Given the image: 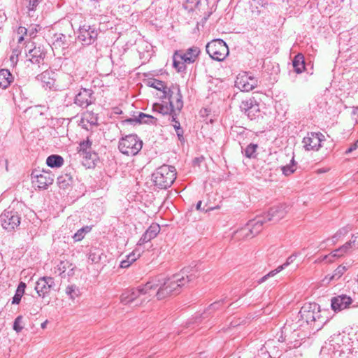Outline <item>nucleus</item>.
I'll return each mask as SVG.
<instances>
[{"label": "nucleus", "instance_id": "nucleus-62", "mask_svg": "<svg viewBox=\"0 0 358 358\" xmlns=\"http://www.w3.org/2000/svg\"><path fill=\"white\" fill-rule=\"evenodd\" d=\"M357 142H358V140H357Z\"/></svg>", "mask_w": 358, "mask_h": 358}, {"label": "nucleus", "instance_id": "nucleus-20", "mask_svg": "<svg viewBox=\"0 0 358 358\" xmlns=\"http://www.w3.org/2000/svg\"><path fill=\"white\" fill-rule=\"evenodd\" d=\"M159 231V225L156 223H152L139 239L137 245L141 246L150 241L157 236Z\"/></svg>", "mask_w": 358, "mask_h": 358}, {"label": "nucleus", "instance_id": "nucleus-17", "mask_svg": "<svg viewBox=\"0 0 358 358\" xmlns=\"http://www.w3.org/2000/svg\"><path fill=\"white\" fill-rule=\"evenodd\" d=\"M287 208L288 206L286 204H279L271 207L266 213L264 214V215L267 221L277 222L285 216L288 212Z\"/></svg>", "mask_w": 358, "mask_h": 358}, {"label": "nucleus", "instance_id": "nucleus-7", "mask_svg": "<svg viewBox=\"0 0 358 358\" xmlns=\"http://www.w3.org/2000/svg\"><path fill=\"white\" fill-rule=\"evenodd\" d=\"M206 50L209 56L217 61H223L229 55V48L222 39H215L208 43Z\"/></svg>", "mask_w": 358, "mask_h": 358}, {"label": "nucleus", "instance_id": "nucleus-54", "mask_svg": "<svg viewBox=\"0 0 358 358\" xmlns=\"http://www.w3.org/2000/svg\"><path fill=\"white\" fill-rule=\"evenodd\" d=\"M29 33V36L31 38H34L36 36V34L37 32L36 28H31V29L28 30Z\"/></svg>", "mask_w": 358, "mask_h": 358}, {"label": "nucleus", "instance_id": "nucleus-60", "mask_svg": "<svg viewBox=\"0 0 358 358\" xmlns=\"http://www.w3.org/2000/svg\"><path fill=\"white\" fill-rule=\"evenodd\" d=\"M353 236H358V233L357 234H354ZM357 240H358V238H357Z\"/></svg>", "mask_w": 358, "mask_h": 358}, {"label": "nucleus", "instance_id": "nucleus-56", "mask_svg": "<svg viewBox=\"0 0 358 358\" xmlns=\"http://www.w3.org/2000/svg\"><path fill=\"white\" fill-rule=\"evenodd\" d=\"M219 304H220V303H219V302H217V303H213V304H211V305L210 306V309H213V310H215V309H217V308H218Z\"/></svg>", "mask_w": 358, "mask_h": 358}, {"label": "nucleus", "instance_id": "nucleus-21", "mask_svg": "<svg viewBox=\"0 0 358 358\" xmlns=\"http://www.w3.org/2000/svg\"><path fill=\"white\" fill-rule=\"evenodd\" d=\"M152 110L163 115H169V119H171V120L173 119V113L176 114V117L178 116L177 113L173 111L174 109L171 108L169 102H166L164 101H162V103H154L152 105Z\"/></svg>", "mask_w": 358, "mask_h": 358}, {"label": "nucleus", "instance_id": "nucleus-38", "mask_svg": "<svg viewBox=\"0 0 358 358\" xmlns=\"http://www.w3.org/2000/svg\"><path fill=\"white\" fill-rule=\"evenodd\" d=\"M347 268L345 266L340 265L334 271V273L329 277V282L338 280L346 271Z\"/></svg>", "mask_w": 358, "mask_h": 358}, {"label": "nucleus", "instance_id": "nucleus-46", "mask_svg": "<svg viewBox=\"0 0 358 358\" xmlns=\"http://www.w3.org/2000/svg\"><path fill=\"white\" fill-rule=\"evenodd\" d=\"M171 121L173 122V126L177 133L178 136L179 138H180V136H182L183 131L180 127V122L177 120V116L176 117V114L173 113V119Z\"/></svg>", "mask_w": 358, "mask_h": 358}, {"label": "nucleus", "instance_id": "nucleus-9", "mask_svg": "<svg viewBox=\"0 0 358 358\" xmlns=\"http://www.w3.org/2000/svg\"><path fill=\"white\" fill-rule=\"evenodd\" d=\"M161 99H167L169 103L174 109L173 111L178 115L183 107L182 95L178 85H172L167 91H164V95L160 96Z\"/></svg>", "mask_w": 358, "mask_h": 358}, {"label": "nucleus", "instance_id": "nucleus-23", "mask_svg": "<svg viewBox=\"0 0 358 358\" xmlns=\"http://www.w3.org/2000/svg\"><path fill=\"white\" fill-rule=\"evenodd\" d=\"M200 53V49L198 47L193 46L187 50L186 52L178 55L176 54L184 62L194 63Z\"/></svg>", "mask_w": 358, "mask_h": 358}, {"label": "nucleus", "instance_id": "nucleus-32", "mask_svg": "<svg viewBox=\"0 0 358 358\" xmlns=\"http://www.w3.org/2000/svg\"><path fill=\"white\" fill-rule=\"evenodd\" d=\"M136 121L139 123H145V124H157V118L152 115H148L143 113H139L138 115L136 118Z\"/></svg>", "mask_w": 358, "mask_h": 358}, {"label": "nucleus", "instance_id": "nucleus-34", "mask_svg": "<svg viewBox=\"0 0 358 358\" xmlns=\"http://www.w3.org/2000/svg\"><path fill=\"white\" fill-rule=\"evenodd\" d=\"M26 288V284L23 282H20L18 285V287L17 288V290L15 292V294L14 296L13 297L12 303L13 304H18L20 303L22 296H23L24 293V289Z\"/></svg>", "mask_w": 358, "mask_h": 358}, {"label": "nucleus", "instance_id": "nucleus-16", "mask_svg": "<svg viewBox=\"0 0 358 358\" xmlns=\"http://www.w3.org/2000/svg\"><path fill=\"white\" fill-rule=\"evenodd\" d=\"M352 303V299L350 296L341 294L331 298V307L334 312L337 313L350 308Z\"/></svg>", "mask_w": 358, "mask_h": 358}, {"label": "nucleus", "instance_id": "nucleus-5", "mask_svg": "<svg viewBox=\"0 0 358 358\" xmlns=\"http://www.w3.org/2000/svg\"><path fill=\"white\" fill-rule=\"evenodd\" d=\"M142 141L134 134L127 135L120 139L118 143L119 150L127 156H134L142 149Z\"/></svg>", "mask_w": 358, "mask_h": 358}, {"label": "nucleus", "instance_id": "nucleus-51", "mask_svg": "<svg viewBox=\"0 0 358 358\" xmlns=\"http://www.w3.org/2000/svg\"><path fill=\"white\" fill-rule=\"evenodd\" d=\"M28 8L29 10H34L38 6L39 0H28Z\"/></svg>", "mask_w": 358, "mask_h": 358}, {"label": "nucleus", "instance_id": "nucleus-52", "mask_svg": "<svg viewBox=\"0 0 358 358\" xmlns=\"http://www.w3.org/2000/svg\"><path fill=\"white\" fill-rule=\"evenodd\" d=\"M357 148H358V142L357 141L355 143H353L352 145H351L350 146V148L345 151V153L346 154L350 153L352 151L355 150Z\"/></svg>", "mask_w": 358, "mask_h": 358}, {"label": "nucleus", "instance_id": "nucleus-18", "mask_svg": "<svg viewBox=\"0 0 358 358\" xmlns=\"http://www.w3.org/2000/svg\"><path fill=\"white\" fill-rule=\"evenodd\" d=\"M92 94L93 92L92 90L86 88L81 89L76 94L74 103L81 108H87L94 101Z\"/></svg>", "mask_w": 358, "mask_h": 358}, {"label": "nucleus", "instance_id": "nucleus-29", "mask_svg": "<svg viewBox=\"0 0 358 358\" xmlns=\"http://www.w3.org/2000/svg\"><path fill=\"white\" fill-rule=\"evenodd\" d=\"M352 229V227L350 225H347L339 229L331 237L333 243L334 244L343 239Z\"/></svg>", "mask_w": 358, "mask_h": 358}, {"label": "nucleus", "instance_id": "nucleus-47", "mask_svg": "<svg viewBox=\"0 0 358 358\" xmlns=\"http://www.w3.org/2000/svg\"><path fill=\"white\" fill-rule=\"evenodd\" d=\"M357 238L358 236H352L351 240L344 244L348 250H349L350 248H352L353 247H358Z\"/></svg>", "mask_w": 358, "mask_h": 358}, {"label": "nucleus", "instance_id": "nucleus-59", "mask_svg": "<svg viewBox=\"0 0 358 358\" xmlns=\"http://www.w3.org/2000/svg\"><path fill=\"white\" fill-rule=\"evenodd\" d=\"M45 324H46V322H43V323L41 324L42 328H44V327H45Z\"/></svg>", "mask_w": 358, "mask_h": 358}, {"label": "nucleus", "instance_id": "nucleus-12", "mask_svg": "<svg viewBox=\"0 0 358 358\" xmlns=\"http://www.w3.org/2000/svg\"><path fill=\"white\" fill-rule=\"evenodd\" d=\"M324 140V136L320 132L308 133L303 139V148L308 151H317L322 147L321 143Z\"/></svg>", "mask_w": 358, "mask_h": 358}, {"label": "nucleus", "instance_id": "nucleus-39", "mask_svg": "<svg viewBox=\"0 0 358 358\" xmlns=\"http://www.w3.org/2000/svg\"><path fill=\"white\" fill-rule=\"evenodd\" d=\"M66 294L71 299H75L79 295L80 291L76 285H71L66 288Z\"/></svg>", "mask_w": 358, "mask_h": 358}, {"label": "nucleus", "instance_id": "nucleus-44", "mask_svg": "<svg viewBox=\"0 0 358 358\" xmlns=\"http://www.w3.org/2000/svg\"><path fill=\"white\" fill-rule=\"evenodd\" d=\"M257 148L256 144H250L245 149V155L248 158H252L255 157V152Z\"/></svg>", "mask_w": 358, "mask_h": 358}, {"label": "nucleus", "instance_id": "nucleus-45", "mask_svg": "<svg viewBox=\"0 0 358 358\" xmlns=\"http://www.w3.org/2000/svg\"><path fill=\"white\" fill-rule=\"evenodd\" d=\"M259 113V104L255 102V103L252 106V107L248 110V112L245 114L250 120L255 118L257 114Z\"/></svg>", "mask_w": 358, "mask_h": 358}, {"label": "nucleus", "instance_id": "nucleus-22", "mask_svg": "<svg viewBox=\"0 0 358 358\" xmlns=\"http://www.w3.org/2000/svg\"><path fill=\"white\" fill-rule=\"evenodd\" d=\"M33 43L26 45V48L28 49V54L29 61L33 64H37L40 62V60L43 58V52L40 47H33Z\"/></svg>", "mask_w": 358, "mask_h": 358}, {"label": "nucleus", "instance_id": "nucleus-42", "mask_svg": "<svg viewBox=\"0 0 358 358\" xmlns=\"http://www.w3.org/2000/svg\"><path fill=\"white\" fill-rule=\"evenodd\" d=\"M90 229L91 228L87 226L78 230L73 236L75 241H81L84 238L85 235L90 231Z\"/></svg>", "mask_w": 358, "mask_h": 358}, {"label": "nucleus", "instance_id": "nucleus-31", "mask_svg": "<svg viewBox=\"0 0 358 358\" xmlns=\"http://www.w3.org/2000/svg\"><path fill=\"white\" fill-rule=\"evenodd\" d=\"M53 45L55 48H62L63 49L68 47L66 36L63 34H56L54 35Z\"/></svg>", "mask_w": 358, "mask_h": 358}, {"label": "nucleus", "instance_id": "nucleus-27", "mask_svg": "<svg viewBox=\"0 0 358 358\" xmlns=\"http://www.w3.org/2000/svg\"><path fill=\"white\" fill-rule=\"evenodd\" d=\"M142 251L139 249H135L131 253L127 256V259L121 261V268H128L133 262L140 257Z\"/></svg>", "mask_w": 358, "mask_h": 358}, {"label": "nucleus", "instance_id": "nucleus-15", "mask_svg": "<svg viewBox=\"0 0 358 358\" xmlns=\"http://www.w3.org/2000/svg\"><path fill=\"white\" fill-rule=\"evenodd\" d=\"M55 280L52 277H41L36 283L35 289L39 296L45 297L55 287Z\"/></svg>", "mask_w": 358, "mask_h": 358}, {"label": "nucleus", "instance_id": "nucleus-61", "mask_svg": "<svg viewBox=\"0 0 358 358\" xmlns=\"http://www.w3.org/2000/svg\"><path fill=\"white\" fill-rule=\"evenodd\" d=\"M357 175H358V171L357 172Z\"/></svg>", "mask_w": 358, "mask_h": 358}, {"label": "nucleus", "instance_id": "nucleus-30", "mask_svg": "<svg viewBox=\"0 0 358 358\" xmlns=\"http://www.w3.org/2000/svg\"><path fill=\"white\" fill-rule=\"evenodd\" d=\"M292 65L294 71L297 73H301L305 69L304 66V57L303 55L298 54L296 55L292 61Z\"/></svg>", "mask_w": 358, "mask_h": 358}, {"label": "nucleus", "instance_id": "nucleus-58", "mask_svg": "<svg viewBox=\"0 0 358 358\" xmlns=\"http://www.w3.org/2000/svg\"><path fill=\"white\" fill-rule=\"evenodd\" d=\"M354 113H355V114H357V115H358V108H357L354 110Z\"/></svg>", "mask_w": 358, "mask_h": 358}, {"label": "nucleus", "instance_id": "nucleus-1", "mask_svg": "<svg viewBox=\"0 0 358 358\" xmlns=\"http://www.w3.org/2000/svg\"><path fill=\"white\" fill-rule=\"evenodd\" d=\"M199 268L194 265L183 268L179 273L173 275L171 277L164 280H152L157 287L156 296L159 300L163 299L171 294H178L181 289L187 287L199 276Z\"/></svg>", "mask_w": 358, "mask_h": 358}, {"label": "nucleus", "instance_id": "nucleus-24", "mask_svg": "<svg viewBox=\"0 0 358 358\" xmlns=\"http://www.w3.org/2000/svg\"><path fill=\"white\" fill-rule=\"evenodd\" d=\"M74 268L75 266L69 261H61L55 268V273L58 271L62 278L66 276V273L68 276H72L74 274Z\"/></svg>", "mask_w": 358, "mask_h": 358}, {"label": "nucleus", "instance_id": "nucleus-37", "mask_svg": "<svg viewBox=\"0 0 358 358\" xmlns=\"http://www.w3.org/2000/svg\"><path fill=\"white\" fill-rule=\"evenodd\" d=\"M282 173L287 176L293 173L296 170V163L294 155L292 157L291 163L281 167Z\"/></svg>", "mask_w": 358, "mask_h": 358}, {"label": "nucleus", "instance_id": "nucleus-50", "mask_svg": "<svg viewBox=\"0 0 358 358\" xmlns=\"http://www.w3.org/2000/svg\"><path fill=\"white\" fill-rule=\"evenodd\" d=\"M28 29L24 27H19L17 29V34L20 35L18 38L17 43H20L24 41V35H27Z\"/></svg>", "mask_w": 358, "mask_h": 358}, {"label": "nucleus", "instance_id": "nucleus-49", "mask_svg": "<svg viewBox=\"0 0 358 358\" xmlns=\"http://www.w3.org/2000/svg\"><path fill=\"white\" fill-rule=\"evenodd\" d=\"M176 55L174 56L173 58V66L177 69L178 72L182 71L185 69V62L182 61V62L177 61L176 57H178Z\"/></svg>", "mask_w": 358, "mask_h": 358}, {"label": "nucleus", "instance_id": "nucleus-43", "mask_svg": "<svg viewBox=\"0 0 358 358\" xmlns=\"http://www.w3.org/2000/svg\"><path fill=\"white\" fill-rule=\"evenodd\" d=\"M22 323H23V317L22 315L17 316L13 322V329L17 333H20L24 328Z\"/></svg>", "mask_w": 358, "mask_h": 358}, {"label": "nucleus", "instance_id": "nucleus-4", "mask_svg": "<svg viewBox=\"0 0 358 358\" xmlns=\"http://www.w3.org/2000/svg\"><path fill=\"white\" fill-rule=\"evenodd\" d=\"M348 339V337L344 334L340 333L334 334L322 347L321 353L327 354L331 357H335L338 352L341 355L345 351V342Z\"/></svg>", "mask_w": 358, "mask_h": 358}, {"label": "nucleus", "instance_id": "nucleus-8", "mask_svg": "<svg viewBox=\"0 0 358 358\" xmlns=\"http://www.w3.org/2000/svg\"><path fill=\"white\" fill-rule=\"evenodd\" d=\"M268 222L264 215L257 216L255 219L250 220L246 227L236 231L235 234L243 238L253 237L258 234L262 229L263 224Z\"/></svg>", "mask_w": 358, "mask_h": 358}, {"label": "nucleus", "instance_id": "nucleus-3", "mask_svg": "<svg viewBox=\"0 0 358 358\" xmlns=\"http://www.w3.org/2000/svg\"><path fill=\"white\" fill-rule=\"evenodd\" d=\"M155 185L160 189H166L171 186L176 178L174 166L164 164L156 169L152 174Z\"/></svg>", "mask_w": 358, "mask_h": 358}, {"label": "nucleus", "instance_id": "nucleus-14", "mask_svg": "<svg viewBox=\"0 0 358 358\" xmlns=\"http://www.w3.org/2000/svg\"><path fill=\"white\" fill-rule=\"evenodd\" d=\"M32 183L38 189H46L54 180L49 172L34 171L31 173Z\"/></svg>", "mask_w": 358, "mask_h": 358}, {"label": "nucleus", "instance_id": "nucleus-6", "mask_svg": "<svg viewBox=\"0 0 358 358\" xmlns=\"http://www.w3.org/2000/svg\"><path fill=\"white\" fill-rule=\"evenodd\" d=\"M158 285L154 281H149L143 286L125 291L120 296L121 303L124 305L131 304L141 296L150 294V290L157 289Z\"/></svg>", "mask_w": 358, "mask_h": 358}, {"label": "nucleus", "instance_id": "nucleus-35", "mask_svg": "<svg viewBox=\"0 0 358 358\" xmlns=\"http://www.w3.org/2000/svg\"><path fill=\"white\" fill-rule=\"evenodd\" d=\"M51 72L48 71H43L42 73L38 76V79L45 83L46 87L51 88L54 85V80L50 78Z\"/></svg>", "mask_w": 358, "mask_h": 358}, {"label": "nucleus", "instance_id": "nucleus-2", "mask_svg": "<svg viewBox=\"0 0 358 358\" xmlns=\"http://www.w3.org/2000/svg\"><path fill=\"white\" fill-rule=\"evenodd\" d=\"M325 310H322L316 303H305L299 312L296 327L307 328L317 331L327 322L328 318L324 315Z\"/></svg>", "mask_w": 358, "mask_h": 358}, {"label": "nucleus", "instance_id": "nucleus-48", "mask_svg": "<svg viewBox=\"0 0 358 358\" xmlns=\"http://www.w3.org/2000/svg\"><path fill=\"white\" fill-rule=\"evenodd\" d=\"M200 1L199 0H185V7L186 9L194 10L197 7Z\"/></svg>", "mask_w": 358, "mask_h": 358}, {"label": "nucleus", "instance_id": "nucleus-28", "mask_svg": "<svg viewBox=\"0 0 358 358\" xmlns=\"http://www.w3.org/2000/svg\"><path fill=\"white\" fill-rule=\"evenodd\" d=\"M46 164L51 168L60 167L64 164V159L60 155H52L47 158Z\"/></svg>", "mask_w": 358, "mask_h": 358}, {"label": "nucleus", "instance_id": "nucleus-33", "mask_svg": "<svg viewBox=\"0 0 358 358\" xmlns=\"http://www.w3.org/2000/svg\"><path fill=\"white\" fill-rule=\"evenodd\" d=\"M148 86L153 87L160 92L162 95H164V91L168 90V87L165 85L164 83L157 79H150L148 82Z\"/></svg>", "mask_w": 358, "mask_h": 358}, {"label": "nucleus", "instance_id": "nucleus-41", "mask_svg": "<svg viewBox=\"0 0 358 358\" xmlns=\"http://www.w3.org/2000/svg\"><path fill=\"white\" fill-rule=\"evenodd\" d=\"M343 254H341L340 248L334 250L329 255H325L322 257V261L325 260L328 262H333L334 261V258L342 257Z\"/></svg>", "mask_w": 358, "mask_h": 358}, {"label": "nucleus", "instance_id": "nucleus-57", "mask_svg": "<svg viewBox=\"0 0 358 358\" xmlns=\"http://www.w3.org/2000/svg\"><path fill=\"white\" fill-rule=\"evenodd\" d=\"M201 204H202L201 201H199L197 203V204H196V210H201Z\"/></svg>", "mask_w": 358, "mask_h": 358}, {"label": "nucleus", "instance_id": "nucleus-25", "mask_svg": "<svg viewBox=\"0 0 358 358\" xmlns=\"http://www.w3.org/2000/svg\"><path fill=\"white\" fill-rule=\"evenodd\" d=\"M294 259H295V256H294V255L289 256L283 264L279 266L275 270L270 271L268 273H267L266 275H265L262 278H261L259 280L258 283L261 284V283L265 282L268 279V278L273 277L278 273L282 271L284 268H285L287 266H288L291 263H292L293 261L294 260Z\"/></svg>", "mask_w": 358, "mask_h": 358}, {"label": "nucleus", "instance_id": "nucleus-36", "mask_svg": "<svg viewBox=\"0 0 358 358\" xmlns=\"http://www.w3.org/2000/svg\"><path fill=\"white\" fill-rule=\"evenodd\" d=\"M57 182L60 188L66 189L71 185L72 178L69 174L62 175L57 178Z\"/></svg>", "mask_w": 358, "mask_h": 358}, {"label": "nucleus", "instance_id": "nucleus-26", "mask_svg": "<svg viewBox=\"0 0 358 358\" xmlns=\"http://www.w3.org/2000/svg\"><path fill=\"white\" fill-rule=\"evenodd\" d=\"M13 81V76L8 70H0V87L6 89Z\"/></svg>", "mask_w": 358, "mask_h": 358}, {"label": "nucleus", "instance_id": "nucleus-11", "mask_svg": "<svg viewBox=\"0 0 358 358\" xmlns=\"http://www.w3.org/2000/svg\"><path fill=\"white\" fill-rule=\"evenodd\" d=\"M99 29L95 26L83 24L79 28L78 38L83 45H91L97 38Z\"/></svg>", "mask_w": 358, "mask_h": 358}, {"label": "nucleus", "instance_id": "nucleus-55", "mask_svg": "<svg viewBox=\"0 0 358 358\" xmlns=\"http://www.w3.org/2000/svg\"><path fill=\"white\" fill-rule=\"evenodd\" d=\"M339 248H340L341 252V254H343V255H344V254H345L348 251L344 245L341 246Z\"/></svg>", "mask_w": 358, "mask_h": 358}, {"label": "nucleus", "instance_id": "nucleus-19", "mask_svg": "<svg viewBox=\"0 0 358 358\" xmlns=\"http://www.w3.org/2000/svg\"><path fill=\"white\" fill-rule=\"evenodd\" d=\"M92 142L87 138L80 143L78 149V153L80 156L83 157L87 160H91L94 162L97 159L96 152L92 150Z\"/></svg>", "mask_w": 358, "mask_h": 358}, {"label": "nucleus", "instance_id": "nucleus-10", "mask_svg": "<svg viewBox=\"0 0 358 358\" xmlns=\"http://www.w3.org/2000/svg\"><path fill=\"white\" fill-rule=\"evenodd\" d=\"M20 219L17 212L6 210L0 215V224L3 229L11 231L20 225Z\"/></svg>", "mask_w": 358, "mask_h": 358}, {"label": "nucleus", "instance_id": "nucleus-13", "mask_svg": "<svg viewBox=\"0 0 358 358\" xmlns=\"http://www.w3.org/2000/svg\"><path fill=\"white\" fill-rule=\"evenodd\" d=\"M257 85V80L248 73L238 74L235 81V86L242 92H250Z\"/></svg>", "mask_w": 358, "mask_h": 358}, {"label": "nucleus", "instance_id": "nucleus-53", "mask_svg": "<svg viewBox=\"0 0 358 358\" xmlns=\"http://www.w3.org/2000/svg\"><path fill=\"white\" fill-rule=\"evenodd\" d=\"M89 259H90L92 262H98L100 259V257L96 256L95 253H90L89 255Z\"/></svg>", "mask_w": 358, "mask_h": 358}, {"label": "nucleus", "instance_id": "nucleus-40", "mask_svg": "<svg viewBox=\"0 0 358 358\" xmlns=\"http://www.w3.org/2000/svg\"><path fill=\"white\" fill-rule=\"evenodd\" d=\"M256 101L254 99H249L247 100H244L241 102L240 105V108L242 112L246 114L248 110L252 107V106L255 103Z\"/></svg>", "mask_w": 358, "mask_h": 358}]
</instances>
